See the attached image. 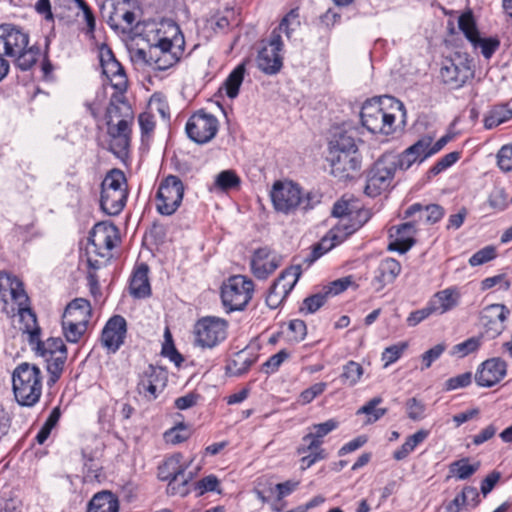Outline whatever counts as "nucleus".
<instances>
[{"label": "nucleus", "instance_id": "f257e3e1", "mask_svg": "<svg viewBox=\"0 0 512 512\" xmlns=\"http://www.w3.org/2000/svg\"><path fill=\"white\" fill-rule=\"evenodd\" d=\"M332 215L339 218L322 239L313 246L310 253V263L316 261L334 247L343 243L350 235L359 230L371 217L369 209L353 194H344L332 209Z\"/></svg>", "mask_w": 512, "mask_h": 512}, {"label": "nucleus", "instance_id": "f03ea898", "mask_svg": "<svg viewBox=\"0 0 512 512\" xmlns=\"http://www.w3.org/2000/svg\"><path fill=\"white\" fill-rule=\"evenodd\" d=\"M0 298L3 302L2 311L8 317L19 316V329L28 335V342L36 339L41 329L22 281L7 272H0Z\"/></svg>", "mask_w": 512, "mask_h": 512}, {"label": "nucleus", "instance_id": "7ed1b4c3", "mask_svg": "<svg viewBox=\"0 0 512 512\" xmlns=\"http://www.w3.org/2000/svg\"><path fill=\"white\" fill-rule=\"evenodd\" d=\"M155 37L156 42L150 46L145 61L154 70L164 71L182 58L185 50L184 35L177 23L168 20L160 23Z\"/></svg>", "mask_w": 512, "mask_h": 512}, {"label": "nucleus", "instance_id": "20e7f679", "mask_svg": "<svg viewBox=\"0 0 512 512\" xmlns=\"http://www.w3.org/2000/svg\"><path fill=\"white\" fill-rule=\"evenodd\" d=\"M29 33L21 26L4 23L0 25L1 54L15 58V65L22 71L31 69L38 61L41 50L37 45L28 47Z\"/></svg>", "mask_w": 512, "mask_h": 512}, {"label": "nucleus", "instance_id": "39448f33", "mask_svg": "<svg viewBox=\"0 0 512 512\" xmlns=\"http://www.w3.org/2000/svg\"><path fill=\"white\" fill-rule=\"evenodd\" d=\"M43 376L40 368L34 364L21 363L13 371V393L17 403L33 407L42 395Z\"/></svg>", "mask_w": 512, "mask_h": 512}, {"label": "nucleus", "instance_id": "423d86ee", "mask_svg": "<svg viewBox=\"0 0 512 512\" xmlns=\"http://www.w3.org/2000/svg\"><path fill=\"white\" fill-rule=\"evenodd\" d=\"M29 345L47 364L48 384H55L61 377L67 360V348L63 340L60 337H50L42 341L39 335Z\"/></svg>", "mask_w": 512, "mask_h": 512}, {"label": "nucleus", "instance_id": "0eeeda50", "mask_svg": "<svg viewBox=\"0 0 512 512\" xmlns=\"http://www.w3.org/2000/svg\"><path fill=\"white\" fill-rule=\"evenodd\" d=\"M255 284L245 275L230 276L221 287V300L225 310L230 313L242 311L251 301Z\"/></svg>", "mask_w": 512, "mask_h": 512}, {"label": "nucleus", "instance_id": "6e6552de", "mask_svg": "<svg viewBox=\"0 0 512 512\" xmlns=\"http://www.w3.org/2000/svg\"><path fill=\"white\" fill-rule=\"evenodd\" d=\"M193 334L196 346L213 349L227 338L228 322L215 316L202 317L196 321Z\"/></svg>", "mask_w": 512, "mask_h": 512}, {"label": "nucleus", "instance_id": "1a4fd4ad", "mask_svg": "<svg viewBox=\"0 0 512 512\" xmlns=\"http://www.w3.org/2000/svg\"><path fill=\"white\" fill-rule=\"evenodd\" d=\"M393 159L392 153H385L373 164L367 173L364 192H385L395 187Z\"/></svg>", "mask_w": 512, "mask_h": 512}, {"label": "nucleus", "instance_id": "9d476101", "mask_svg": "<svg viewBox=\"0 0 512 512\" xmlns=\"http://www.w3.org/2000/svg\"><path fill=\"white\" fill-rule=\"evenodd\" d=\"M360 117L362 125L371 133L390 135L394 132L395 115L384 111L380 99L367 100Z\"/></svg>", "mask_w": 512, "mask_h": 512}, {"label": "nucleus", "instance_id": "9b49d317", "mask_svg": "<svg viewBox=\"0 0 512 512\" xmlns=\"http://www.w3.org/2000/svg\"><path fill=\"white\" fill-rule=\"evenodd\" d=\"M218 128V119L204 110L192 114L185 125L189 139L198 144L210 142L216 136Z\"/></svg>", "mask_w": 512, "mask_h": 512}, {"label": "nucleus", "instance_id": "f8f14e48", "mask_svg": "<svg viewBox=\"0 0 512 512\" xmlns=\"http://www.w3.org/2000/svg\"><path fill=\"white\" fill-rule=\"evenodd\" d=\"M301 275L300 266L286 268L269 288L266 304L271 309H277L293 290Z\"/></svg>", "mask_w": 512, "mask_h": 512}, {"label": "nucleus", "instance_id": "ddd939ff", "mask_svg": "<svg viewBox=\"0 0 512 512\" xmlns=\"http://www.w3.org/2000/svg\"><path fill=\"white\" fill-rule=\"evenodd\" d=\"M131 124L126 123V120H118L117 123L107 121V134L109 137L107 150L123 163H126L129 159Z\"/></svg>", "mask_w": 512, "mask_h": 512}, {"label": "nucleus", "instance_id": "4468645a", "mask_svg": "<svg viewBox=\"0 0 512 512\" xmlns=\"http://www.w3.org/2000/svg\"><path fill=\"white\" fill-rule=\"evenodd\" d=\"M187 465L182 462V455L176 453L164 460L158 467V477L162 481H168L169 487L175 493L186 494V485L189 481L185 477Z\"/></svg>", "mask_w": 512, "mask_h": 512}, {"label": "nucleus", "instance_id": "2eb2a0df", "mask_svg": "<svg viewBox=\"0 0 512 512\" xmlns=\"http://www.w3.org/2000/svg\"><path fill=\"white\" fill-rule=\"evenodd\" d=\"M283 41L277 31H272L266 44H264L257 55V66L266 74H276L282 67L281 51Z\"/></svg>", "mask_w": 512, "mask_h": 512}, {"label": "nucleus", "instance_id": "dca6fc26", "mask_svg": "<svg viewBox=\"0 0 512 512\" xmlns=\"http://www.w3.org/2000/svg\"><path fill=\"white\" fill-rule=\"evenodd\" d=\"M440 76L442 81L450 88L458 89L473 78L474 71L467 59L464 60L461 56H457L445 60L440 69Z\"/></svg>", "mask_w": 512, "mask_h": 512}, {"label": "nucleus", "instance_id": "f3484780", "mask_svg": "<svg viewBox=\"0 0 512 512\" xmlns=\"http://www.w3.org/2000/svg\"><path fill=\"white\" fill-rule=\"evenodd\" d=\"M127 334V322L121 315H114L102 329L100 341L108 352L115 353L124 344Z\"/></svg>", "mask_w": 512, "mask_h": 512}, {"label": "nucleus", "instance_id": "a211bd4d", "mask_svg": "<svg viewBox=\"0 0 512 512\" xmlns=\"http://www.w3.org/2000/svg\"><path fill=\"white\" fill-rule=\"evenodd\" d=\"M167 384V372L161 368L149 365L140 375L138 391L149 400H154L164 390Z\"/></svg>", "mask_w": 512, "mask_h": 512}, {"label": "nucleus", "instance_id": "6ab92c4d", "mask_svg": "<svg viewBox=\"0 0 512 512\" xmlns=\"http://www.w3.org/2000/svg\"><path fill=\"white\" fill-rule=\"evenodd\" d=\"M509 314V309L503 304H491L482 309L480 321L489 338H495L505 330Z\"/></svg>", "mask_w": 512, "mask_h": 512}, {"label": "nucleus", "instance_id": "aec40b11", "mask_svg": "<svg viewBox=\"0 0 512 512\" xmlns=\"http://www.w3.org/2000/svg\"><path fill=\"white\" fill-rule=\"evenodd\" d=\"M281 260V256L270 248H258L250 260L251 272L258 279H266L280 266Z\"/></svg>", "mask_w": 512, "mask_h": 512}, {"label": "nucleus", "instance_id": "412c9836", "mask_svg": "<svg viewBox=\"0 0 512 512\" xmlns=\"http://www.w3.org/2000/svg\"><path fill=\"white\" fill-rule=\"evenodd\" d=\"M331 174L344 181L355 177L361 167L359 153H329Z\"/></svg>", "mask_w": 512, "mask_h": 512}, {"label": "nucleus", "instance_id": "4be33fe9", "mask_svg": "<svg viewBox=\"0 0 512 512\" xmlns=\"http://www.w3.org/2000/svg\"><path fill=\"white\" fill-rule=\"evenodd\" d=\"M100 63L103 74L110 80L111 86L118 91H127L128 78L125 70L110 49L101 51Z\"/></svg>", "mask_w": 512, "mask_h": 512}, {"label": "nucleus", "instance_id": "5701e85b", "mask_svg": "<svg viewBox=\"0 0 512 512\" xmlns=\"http://www.w3.org/2000/svg\"><path fill=\"white\" fill-rule=\"evenodd\" d=\"M507 364L501 358H491L484 361L475 375V381L479 386L492 387L500 382L506 375Z\"/></svg>", "mask_w": 512, "mask_h": 512}, {"label": "nucleus", "instance_id": "b1692460", "mask_svg": "<svg viewBox=\"0 0 512 512\" xmlns=\"http://www.w3.org/2000/svg\"><path fill=\"white\" fill-rule=\"evenodd\" d=\"M429 145L428 138H421L413 145L409 146L399 155L393 154L394 168L396 171L408 170L414 163H422L428 158L426 153L427 146Z\"/></svg>", "mask_w": 512, "mask_h": 512}, {"label": "nucleus", "instance_id": "393cba45", "mask_svg": "<svg viewBox=\"0 0 512 512\" xmlns=\"http://www.w3.org/2000/svg\"><path fill=\"white\" fill-rule=\"evenodd\" d=\"M461 299L458 287L451 286L436 292L428 301L434 315H443L456 308Z\"/></svg>", "mask_w": 512, "mask_h": 512}, {"label": "nucleus", "instance_id": "a878e982", "mask_svg": "<svg viewBox=\"0 0 512 512\" xmlns=\"http://www.w3.org/2000/svg\"><path fill=\"white\" fill-rule=\"evenodd\" d=\"M402 267L399 261L394 258H384L380 261L375 270L372 285L376 291L382 290L386 285L391 284L401 273Z\"/></svg>", "mask_w": 512, "mask_h": 512}, {"label": "nucleus", "instance_id": "bb28decb", "mask_svg": "<svg viewBox=\"0 0 512 512\" xmlns=\"http://www.w3.org/2000/svg\"><path fill=\"white\" fill-rule=\"evenodd\" d=\"M416 233L414 222H406L390 230V237L394 238L389 243V250L397 251L401 254L407 252L415 243L414 235Z\"/></svg>", "mask_w": 512, "mask_h": 512}, {"label": "nucleus", "instance_id": "cd10ccee", "mask_svg": "<svg viewBox=\"0 0 512 512\" xmlns=\"http://www.w3.org/2000/svg\"><path fill=\"white\" fill-rule=\"evenodd\" d=\"M338 427L339 421L333 418L322 423L312 424L307 427V432L301 442L308 444L306 449L322 448L324 438Z\"/></svg>", "mask_w": 512, "mask_h": 512}, {"label": "nucleus", "instance_id": "c85d7f7f", "mask_svg": "<svg viewBox=\"0 0 512 512\" xmlns=\"http://www.w3.org/2000/svg\"><path fill=\"white\" fill-rule=\"evenodd\" d=\"M89 241L97 249L105 248L110 251L118 241V229L113 224L97 223L90 233Z\"/></svg>", "mask_w": 512, "mask_h": 512}, {"label": "nucleus", "instance_id": "c756f323", "mask_svg": "<svg viewBox=\"0 0 512 512\" xmlns=\"http://www.w3.org/2000/svg\"><path fill=\"white\" fill-rule=\"evenodd\" d=\"M126 91H118L112 94L110 98L109 106L106 110L107 121L114 123V119L126 120V123H132L133 121V110L131 105L126 99Z\"/></svg>", "mask_w": 512, "mask_h": 512}, {"label": "nucleus", "instance_id": "7c9ffc66", "mask_svg": "<svg viewBox=\"0 0 512 512\" xmlns=\"http://www.w3.org/2000/svg\"><path fill=\"white\" fill-rule=\"evenodd\" d=\"M149 268L145 263L135 267L130 278L129 290L134 298H146L151 295V286L148 278Z\"/></svg>", "mask_w": 512, "mask_h": 512}, {"label": "nucleus", "instance_id": "2f4dec72", "mask_svg": "<svg viewBox=\"0 0 512 512\" xmlns=\"http://www.w3.org/2000/svg\"><path fill=\"white\" fill-rule=\"evenodd\" d=\"M92 318L91 303L84 298L72 300L65 308L62 319L89 325Z\"/></svg>", "mask_w": 512, "mask_h": 512}, {"label": "nucleus", "instance_id": "473e14b6", "mask_svg": "<svg viewBox=\"0 0 512 512\" xmlns=\"http://www.w3.org/2000/svg\"><path fill=\"white\" fill-rule=\"evenodd\" d=\"M86 512H119L118 498L110 491L98 492L88 502Z\"/></svg>", "mask_w": 512, "mask_h": 512}, {"label": "nucleus", "instance_id": "72a5a7b5", "mask_svg": "<svg viewBox=\"0 0 512 512\" xmlns=\"http://www.w3.org/2000/svg\"><path fill=\"white\" fill-rule=\"evenodd\" d=\"M306 443H302L297 447L296 453L301 455L300 458V469L306 470L316 464L319 461L325 460L328 456L326 450L324 448H307Z\"/></svg>", "mask_w": 512, "mask_h": 512}, {"label": "nucleus", "instance_id": "f704fd0d", "mask_svg": "<svg viewBox=\"0 0 512 512\" xmlns=\"http://www.w3.org/2000/svg\"><path fill=\"white\" fill-rule=\"evenodd\" d=\"M35 10L39 15H42L46 21L54 22L58 19L66 25L73 22V17L66 15L62 7H56L55 13L52 12L50 0H38L35 4Z\"/></svg>", "mask_w": 512, "mask_h": 512}, {"label": "nucleus", "instance_id": "c9c22d12", "mask_svg": "<svg viewBox=\"0 0 512 512\" xmlns=\"http://www.w3.org/2000/svg\"><path fill=\"white\" fill-rule=\"evenodd\" d=\"M358 153L354 136L348 132L335 134L329 142V153Z\"/></svg>", "mask_w": 512, "mask_h": 512}, {"label": "nucleus", "instance_id": "e433bc0d", "mask_svg": "<svg viewBox=\"0 0 512 512\" xmlns=\"http://www.w3.org/2000/svg\"><path fill=\"white\" fill-rule=\"evenodd\" d=\"M301 26V16L299 7L290 9L281 19L279 25L273 30L277 31L279 35L285 33L286 37L290 39L292 34Z\"/></svg>", "mask_w": 512, "mask_h": 512}, {"label": "nucleus", "instance_id": "4c0bfd02", "mask_svg": "<svg viewBox=\"0 0 512 512\" xmlns=\"http://www.w3.org/2000/svg\"><path fill=\"white\" fill-rule=\"evenodd\" d=\"M428 435V431L419 430L409 436L401 447L394 451L393 458L397 461L404 460L428 437Z\"/></svg>", "mask_w": 512, "mask_h": 512}, {"label": "nucleus", "instance_id": "58836bf2", "mask_svg": "<svg viewBox=\"0 0 512 512\" xmlns=\"http://www.w3.org/2000/svg\"><path fill=\"white\" fill-rule=\"evenodd\" d=\"M184 194H156L155 205L162 215H172L182 203Z\"/></svg>", "mask_w": 512, "mask_h": 512}, {"label": "nucleus", "instance_id": "ea45409f", "mask_svg": "<svg viewBox=\"0 0 512 512\" xmlns=\"http://www.w3.org/2000/svg\"><path fill=\"white\" fill-rule=\"evenodd\" d=\"M245 72V64L241 63L237 65L226 78L224 82V88L226 91V95L230 99H234L238 96L240 86L244 80Z\"/></svg>", "mask_w": 512, "mask_h": 512}, {"label": "nucleus", "instance_id": "a19ab883", "mask_svg": "<svg viewBox=\"0 0 512 512\" xmlns=\"http://www.w3.org/2000/svg\"><path fill=\"white\" fill-rule=\"evenodd\" d=\"M510 119H512V109L507 105H496L487 113L483 122L486 129H493Z\"/></svg>", "mask_w": 512, "mask_h": 512}, {"label": "nucleus", "instance_id": "79ce46f5", "mask_svg": "<svg viewBox=\"0 0 512 512\" xmlns=\"http://www.w3.org/2000/svg\"><path fill=\"white\" fill-rule=\"evenodd\" d=\"M276 211L288 214L299 205L300 194H268Z\"/></svg>", "mask_w": 512, "mask_h": 512}, {"label": "nucleus", "instance_id": "37998d69", "mask_svg": "<svg viewBox=\"0 0 512 512\" xmlns=\"http://www.w3.org/2000/svg\"><path fill=\"white\" fill-rule=\"evenodd\" d=\"M127 194H101L100 206L108 215H118L124 208Z\"/></svg>", "mask_w": 512, "mask_h": 512}, {"label": "nucleus", "instance_id": "c03bdc74", "mask_svg": "<svg viewBox=\"0 0 512 512\" xmlns=\"http://www.w3.org/2000/svg\"><path fill=\"white\" fill-rule=\"evenodd\" d=\"M474 50H479L481 55L489 60L500 48V39L498 36L482 37L480 34L475 38V41L470 43Z\"/></svg>", "mask_w": 512, "mask_h": 512}, {"label": "nucleus", "instance_id": "a18cd8bd", "mask_svg": "<svg viewBox=\"0 0 512 512\" xmlns=\"http://www.w3.org/2000/svg\"><path fill=\"white\" fill-rule=\"evenodd\" d=\"M458 28L470 43L475 41V38L480 34L476 20L471 10L463 12L458 17Z\"/></svg>", "mask_w": 512, "mask_h": 512}, {"label": "nucleus", "instance_id": "49530a36", "mask_svg": "<svg viewBox=\"0 0 512 512\" xmlns=\"http://www.w3.org/2000/svg\"><path fill=\"white\" fill-rule=\"evenodd\" d=\"M126 182L127 180L124 172L118 168H113L102 180L101 192H105L106 190L125 192L123 187L126 185Z\"/></svg>", "mask_w": 512, "mask_h": 512}, {"label": "nucleus", "instance_id": "de8ad7c7", "mask_svg": "<svg viewBox=\"0 0 512 512\" xmlns=\"http://www.w3.org/2000/svg\"><path fill=\"white\" fill-rule=\"evenodd\" d=\"M479 469V464H470L468 458H462L449 465V472L459 480L470 478Z\"/></svg>", "mask_w": 512, "mask_h": 512}, {"label": "nucleus", "instance_id": "09e8293b", "mask_svg": "<svg viewBox=\"0 0 512 512\" xmlns=\"http://www.w3.org/2000/svg\"><path fill=\"white\" fill-rule=\"evenodd\" d=\"M62 331L65 339L70 343H79L84 337L88 326L83 323H77L62 319Z\"/></svg>", "mask_w": 512, "mask_h": 512}, {"label": "nucleus", "instance_id": "8fccbe9b", "mask_svg": "<svg viewBox=\"0 0 512 512\" xmlns=\"http://www.w3.org/2000/svg\"><path fill=\"white\" fill-rule=\"evenodd\" d=\"M363 373V367L358 362L351 360L343 366L340 379L344 385L353 387L360 381Z\"/></svg>", "mask_w": 512, "mask_h": 512}, {"label": "nucleus", "instance_id": "3c124183", "mask_svg": "<svg viewBox=\"0 0 512 512\" xmlns=\"http://www.w3.org/2000/svg\"><path fill=\"white\" fill-rule=\"evenodd\" d=\"M240 184V177L232 169L221 171L215 178V187L223 191L239 189Z\"/></svg>", "mask_w": 512, "mask_h": 512}, {"label": "nucleus", "instance_id": "603ef678", "mask_svg": "<svg viewBox=\"0 0 512 512\" xmlns=\"http://www.w3.org/2000/svg\"><path fill=\"white\" fill-rule=\"evenodd\" d=\"M191 435L189 428L179 423L164 433V440L168 444L176 445L186 441Z\"/></svg>", "mask_w": 512, "mask_h": 512}, {"label": "nucleus", "instance_id": "864d4df0", "mask_svg": "<svg viewBox=\"0 0 512 512\" xmlns=\"http://www.w3.org/2000/svg\"><path fill=\"white\" fill-rule=\"evenodd\" d=\"M381 402L382 398L375 397L368 401L364 406H362L357 413L366 414L370 422H375L384 416L387 412L385 408H377V405H379Z\"/></svg>", "mask_w": 512, "mask_h": 512}, {"label": "nucleus", "instance_id": "5fc2aeb1", "mask_svg": "<svg viewBox=\"0 0 512 512\" xmlns=\"http://www.w3.org/2000/svg\"><path fill=\"white\" fill-rule=\"evenodd\" d=\"M408 348V342H398L394 345L386 347L382 352V361L384 362V367H388L389 365L395 363L402 354Z\"/></svg>", "mask_w": 512, "mask_h": 512}, {"label": "nucleus", "instance_id": "6e6d98bb", "mask_svg": "<svg viewBox=\"0 0 512 512\" xmlns=\"http://www.w3.org/2000/svg\"><path fill=\"white\" fill-rule=\"evenodd\" d=\"M497 256L496 248L492 245L485 246L484 248L478 250L475 252L470 258H469V264L472 267L483 265L493 259H495Z\"/></svg>", "mask_w": 512, "mask_h": 512}, {"label": "nucleus", "instance_id": "4d7b16f0", "mask_svg": "<svg viewBox=\"0 0 512 512\" xmlns=\"http://www.w3.org/2000/svg\"><path fill=\"white\" fill-rule=\"evenodd\" d=\"M461 157V152L453 151L441 157L429 170L432 175H437L455 164Z\"/></svg>", "mask_w": 512, "mask_h": 512}, {"label": "nucleus", "instance_id": "13d9d810", "mask_svg": "<svg viewBox=\"0 0 512 512\" xmlns=\"http://www.w3.org/2000/svg\"><path fill=\"white\" fill-rule=\"evenodd\" d=\"M289 358V353L282 349L276 354L270 356L262 365V371L266 374H273L278 371L282 363Z\"/></svg>", "mask_w": 512, "mask_h": 512}, {"label": "nucleus", "instance_id": "bf43d9fd", "mask_svg": "<svg viewBox=\"0 0 512 512\" xmlns=\"http://www.w3.org/2000/svg\"><path fill=\"white\" fill-rule=\"evenodd\" d=\"M326 298L327 295H325V292L311 295L304 299L300 311L312 314L325 304Z\"/></svg>", "mask_w": 512, "mask_h": 512}, {"label": "nucleus", "instance_id": "052dcab7", "mask_svg": "<svg viewBox=\"0 0 512 512\" xmlns=\"http://www.w3.org/2000/svg\"><path fill=\"white\" fill-rule=\"evenodd\" d=\"M326 387L327 384L324 382L313 384L300 393L298 397V403L301 405H307L311 403L317 396L321 395L326 390Z\"/></svg>", "mask_w": 512, "mask_h": 512}, {"label": "nucleus", "instance_id": "680f3d73", "mask_svg": "<svg viewBox=\"0 0 512 512\" xmlns=\"http://www.w3.org/2000/svg\"><path fill=\"white\" fill-rule=\"evenodd\" d=\"M479 346V339L472 337L453 346L452 354L462 358L476 351L479 348Z\"/></svg>", "mask_w": 512, "mask_h": 512}, {"label": "nucleus", "instance_id": "e2e57ef3", "mask_svg": "<svg viewBox=\"0 0 512 512\" xmlns=\"http://www.w3.org/2000/svg\"><path fill=\"white\" fill-rule=\"evenodd\" d=\"M352 283V276H346L330 282L328 285L324 286L323 291L327 296H335L345 291Z\"/></svg>", "mask_w": 512, "mask_h": 512}, {"label": "nucleus", "instance_id": "0e129e2a", "mask_svg": "<svg viewBox=\"0 0 512 512\" xmlns=\"http://www.w3.org/2000/svg\"><path fill=\"white\" fill-rule=\"evenodd\" d=\"M446 350V345L443 343L437 344L434 347L427 350L421 356L422 367L421 370H425L431 367L433 362L440 358L443 352Z\"/></svg>", "mask_w": 512, "mask_h": 512}, {"label": "nucleus", "instance_id": "69168bd1", "mask_svg": "<svg viewBox=\"0 0 512 512\" xmlns=\"http://www.w3.org/2000/svg\"><path fill=\"white\" fill-rule=\"evenodd\" d=\"M498 286L501 290H508L511 286L510 281L505 274H498L492 277H487L481 281V289L483 291Z\"/></svg>", "mask_w": 512, "mask_h": 512}, {"label": "nucleus", "instance_id": "338daca9", "mask_svg": "<svg viewBox=\"0 0 512 512\" xmlns=\"http://www.w3.org/2000/svg\"><path fill=\"white\" fill-rule=\"evenodd\" d=\"M497 164L504 172L512 171V144L500 148L497 153Z\"/></svg>", "mask_w": 512, "mask_h": 512}, {"label": "nucleus", "instance_id": "774afa93", "mask_svg": "<svg viewBox=\"0 0 512 512\" xmlns=\"http://www.w3.org/2000/svg\"><path fill=\"white\" fill-rule=\"evenodd\" d=\"M219 480L215 475H208L195 483V491L198 496H202L206 492L216 491Z\"/></svg>", "mask_w": 512, "mask_h": 512}]
</instances>
